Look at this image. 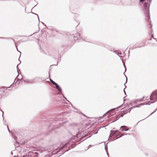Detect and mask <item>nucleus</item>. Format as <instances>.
<instances>
[{
    "instance_id": "f257e3e1",
    "label": "nucleus",
    "mask_w": 157,
    "mask_h": 157,
    "mask_svg": "<svg viewBox=\"0 0 157 157\" xmlns=\"http://www.w3.org/2000/svg\"><path fill=\"white\" fill-rule=\"evenodd\" d=\"M156 94L155 92L153 91L151 94V95L150 97V99L151 100L154 101L153 102H151L150 101H149L148 102H147L145 103H142L140 104L139 105H136V106H134L133 107H132L131 108H130L128 109H126L125 111L124 112V113L123 114H122L121 115H119V116L117 117L118 119H119L120 117H123V114H125L128 112H129L131 111V109L132 108H134V107H139L140 105H150L151 103H153L155 101L157 100V98H156Z\"/></svg>"
},
{
    "instance_id": "f03ea898",
    "label": "nucleus",
    "mask_w": 157,
    "mask_h": 157,
    "mask_svg": "<svg viewBox=\"0 0 157 157\" xmlns=\"http://www.w3.org/2000/svg\"><path fill=\"white\" fill-rule=\"evenodd\" d=\"M147 3L145 2L144 4L143 10L146 17V20H148L150 18L149 7H147Z\"/></svg>"
},
{
    "instance_id": "7ed1b4c3",
    "label": "nucleus",
    "mask_w": 157,
    "mask_h": 157,
    "mask_svg": "<svg viewBox=\"0 0 157 157\" xmlns=\"http://www.w3.org/2000/svg\"><path fill=\"white\" fill-rule=\"evenodd\" d=\"M116 113V112L114 111V109H111L110 110L108 111L106 113H105L104 115V116H106V114L109 115H113Z\"/></svg>"
},
{
    "instance_id": "20e7f679",
    "label": "nucleus",
    "mask_w": 157,
    "mask_h": 157,
    "mask_svg": "<svg viewBox=\"0 0 157 157\" xmlns=\"http://www.w3.org/2000/svg\"><path fill=\"white\" fill-rule=\"evenodd\" d=\"M120 132H119L118 130H113L111 131V133H110L109 135V137H112V136L116 134V135H119V133Z\"/></svg>"
},
{
    "instance_id": "39448f33",
    "label": "nucleus",
    "mask_w": 157,
    "mask_h": 157,
    "mask_svg": "<svg viewBox=\"0 0 157 157\" xmlns=\"http://www.w3.org/2000/svg\"><path fill=\"white\" fill-rule=\"evenodd\" d=\"M74 40H81V38L80 36V35L78 33L76 34V36H74Z\"/></svg>"
},
{
    "instance_id": "423d86ee",
    "label": "nucleus",
    "mask_w": 157,
    "mask_h": 157,
    "mask_svg": "<svg viewBox=\"0 0 157 157\" xmlns=\"http://www.w3.org/2000/svg\"><path fill=\"white\" fill-rule=\"evenodd\" d=\"M51 82L54 85L56 86V88H61L59 86L56 82H54L51 79H50Z\"/></svg>"
},
{
    "instance_id": "0eeeda50",
    "label": "nucleus",
    "mask_w": 157,
    "mask_h": 157,
    "mask_svg": "<svg viewBox=\"0 0 157 157\" xmlns=\"http://www.w3.org/2000/svg\"><path fill=\"white\" fill-rule=\"evenodd\" d=\"M148 99V96H147L146 97H145L144 96L143 98L141 100L139 99H137V100H135L134 101V103H135V105H136L137 104V103H136L138 101H139L140 100L141 101V100H144L145 99L147 100Z\"/></svg>"
},
{
    "instance_id": "6e6552de",
    "label": "nucleus",
    "mask_w": 157,
    "mask_h": 157,
    "mask_svg": "<svg viewBox=\"0 0 157 157\" xmlns=\"http://www.w3.org/2000/svg\"><path fill=\"white\" fill-rule=\"evenodd\" d=\"M120 128H121V131H128L129 129L128 128L127 126H121Z\"/></svg>"
},
{
    "instance_id": "1a4fd4ad",
    "label": "nucleus",
    "mask_w": 157,
    "mask_h": 157,
    "mask_svg": "<svg viewBox=\"0 0 157 157\" xmlns=\"http://www.w3.org/2000/svg\"><path fill=\"white\" fill-rule=\"evenodd\" d=\"M18 65H19V64H18V65L17 66V72H18V75H17V77L16 78H15V80H16V79H17V78H18V80H20V79H19V78H18V77L19 76V71H20V70L19 69V68H18Z\"/></svg>"
},
{
    "instance_id": "9d476101",
    "label": "nucleus",
    "mask_w": 157,
    "mask_h": 157,
    "mask_svg": "<svg viewBox=\"0 0 157 157\" xmlns=\"http://www.w3.org/2000/svg\"><path fill=\"white\" fill-rule=\"evenodd\" d=\"M34 79H27L26 80V81L27 82L29 83H32L34 82Z\"/></svg>"
},
{
    "instance_id": "9b49d317",
    "label": "nucleus",
    "mask_w": 157,
    "mask_h": 157,
    "mask_svg": "<svg viewBox=\"0 0 157 157\" xmlns=\"http://www.w3.org/2000/svg\"><path fill=\"white\" fill-rule=\"evenodd\" d=\"M114 52L116 53L118 55V54H121V51H115Z\"/></svg>"
},
{
    "instance_id": "f8f14e48",
    "label": "nucleus",
    "mask_w": 157,
    "mask_h": 157,
    "mask_svg": "<svg viewBox=\"0 0 157 157\" xmlns=\"http://www.w3.org/2000/svg\"><path fill=\"white\" fill-rule=\"evenodd\" d=\"M4 94L3 90H0V95H4Z\"/></svg>"
},
{
    "instance_id": "ddd939ff",
    "label": "nucleus",
    "mask_w": 157,
    "mask_h": 157,
    "mask_svg": "<svg viewBox=\"0 0 157 157\" xmlns=\"http://www.w3.org/2000/svg\"><path fill=\"white\" fill-rule=\"evenodd\" d=\"M57 89L58 90H57L58 91V94H60V93L61 92V89Z\"/></svg>"
},
{
    "instance_id": "4468645a",
    "label": "nucleus",
    "mask_w": 157,
    "mask_h": 157,
    "mask_svg": "<svg viewBox=\"0 0 157 157\" xmlns=\"http://www.w3.org/2000/svg\"><path fill=\"white\" fill-rule=\"evenodd\" d=\"M37 154H38V153L36 152H35L33 153V154L34 155L36 156V157H37Z\"/></svg>"
},
{
    "instance_id": "2eb2a0df",
    "label": "nucleus",
    "mask_w": 157,
    "mask_h": 157,
    "mask_svg": "<svg viewBox=\"0 0 157 157\" xmlns=\"http://www.w3.org/2000/svg\"><path fill=\"white\" fill-rule=\"evenodd\" d=\"M15 44L16 47V48H17V51H18V52H20V53H21V52H20L19 51H18V48H17V45H16V43H15Z\"/></svg>"
},
{
    "instance_id": "dca6fc26",
    "label": "nucleus",
    "mask_w": 157,
    "mask_h": 157,
    "mask_svg": "<svg viewBox=\"0 0 157 157\" xmlns=\"http://www.w3.org/2000/svg\"><path fill=\"white\" fill-rule=\"evenodd\" d=\"M32 13L33 14H35L37 16V17H38V19L39 20V18L38 15L37 14L34 13Z\"/></svg>"
},
{
    "instance_id": "f3484780",
    "label": "nucleus",
    "mask_w": 157,
    "mask_h": 157,
    "mask_svg": "<svg viewBox=\"0 0 157 157\" xmlns=\"http://www.w3.org/2000/svg\"><path fill=\"white\" fill-rule=\"evenodd\" d=\"M124 135V133H122L121 134V135L120 136V137H122V136H123Z\"/></svg>"
},
{
    "instance_id": "a211bd4d",
    "label": "nucleus",
    "mask_w": 157,
    "mask_h": 157,
    "mask_svg": "<svg viewBox=\"0 0 157 157\" xmlns=\"http://www.w3.org/2000/svg\"><path fill=\"white\" fill-rule=\"evenodd\" d=\"M157 110V108L156 109V110L154 112H153L152 113H151V115L152 114H153L154 113H155L156 110Z\"/></svg>"
},
{
    "instance_id": "6ab92c4d",
    "label": "nucleus",
    "mask_w": 157,
    "mask_h": 157,
    "mask_svg": "<svg viewBox=\"0 0 157 157\" xmlns=\"http://www.w3.org/2000/svg\"><path fill=\"white\" fill-rule=\"evenodd\" d=\"M145 0H140V2H143Z\"/></svg>"
},
{
    "instance_id": "aec40b11",
    "label": "nucleus",
    "mask_w": 157,
    "mask_h": 157,
    "mask_svg": "<svg viewBox=\"0 0 157 157\" xmlns=\"http://www.w3.org/2000/svg\"><path fill=\"white\" fill-rule=\"evenodd\" d=\"M155 93H156V98H157V90H156L155 91Z\"/></svg>"
},
{
    "instance_id": "412c9836",
    "label": "nucleus",
    "mask_w": 157,
    "mask_h": 157,
    "mask_svg": "<svg viewBox=\"0 0 157 157\" xmlns=\"http://www.w3.org/2000/svg\"><path fill=\"white\" fill-rule=\"evenodd\" d=\"M152 25L150 24L149 27H150L151 28H152Z\"/></svg>"
},
{
    "instance_id": "4be33fe9",
    "label": "nucleus",
    "mask_w": 157,
    "mask_h": 157,
    "mask_svg": "<svg viewBox=\"0 0 157 157\" xmlns=\"http://www.w3.org/2000/svg\"><path fill=\"white\" fill-rule=\"evenodd\" d=\"M7 128H8V131H9V132H10V130H9V128H8V125H7Z\"/></svg>"
},
{
    "instance_id": "5701e85b",
    "label": "nucleus",
    "mask_w": 157,
    "mask_h": 157,
    "mask_svg": "<svg viewBox=\"0 0 157 157\" xmlns=\"http://www.w3.org/2000/svg\"><path fill=\"white\" fill-rule=\"evenodd\" d=\"M92 146V145H90L89 146L88 148H89L90 147H91V146Z\"/></svg>"
},
{
    "instance_id": "b1692460",
    "label": "nucleus",
    "mask_w": 157,
    "mask_h": 157,
    "mask_svg": "<svg viewBox=\"0 0 157 157\" xmlns=\"http://www.w3.org/2000/svg\"><path fill=\"white\" fill-rule=\"evenodd\" d=\"M152 37L153 39L155 38L154 37V35H153V34H152Z\"/></svg>"
},
{
    "instance_id": "393cba45",
    "label": "nucleus",
    "mask_w": 157,
    "mask_h": 157,
    "mask_svg": "<svg viewBox=\"0 0 157 157\" xmlns=\"http://www.w3.org/2000/svg\"><path fill=\"white\" fill-rule=\"evenodd\" d=\"M123 91H124V94H126V92H125V89H124Z\"/></svg>"
},
{
    "instance_id": "a878e982",
    "label": "nucleus",
    "mask_w": 157,
    "mask_h": 157,
    "mask_svg": "<svg viewBox=\"0 0 157 157\" xmlns=\"http://www.w3.org/2000/svg\"><path fill=\"white\" fill-rule=\"evenodd\" d=\"M43 25H44L45 26H46V25L44 23V24H43Z\"/></svg>"
},
{
    "instance_id": "bb28decb",
    "label": "nucleus",
    "mask_w": 157,
    "mask_h": 157,
    "mask_svg": "<svg viewBox=\"0 0 157 157\" xmlns=\"http://www.w3.org/2000/svg\"><path fill=\"white\" fill-rule=\"evenodd\" d=\"M154 39H155V40H156V41H157V39H156V38H154Z\"/></svg>"
},
{
    "instance_id": "cd10ccee",
    "label": "nucleus",
    "mask_w": 157,
    "mask_h": 157,
    "mask_svg": "<svg viewBox=\"0 0 157 157\" xmlns=\"http://www.w3.org/2000/svg\"><path fill=\"white\" fill-rule=\"evenodd\" d=\"M125 77H126V81H127V76H126V75H125Z\"/></svg>"
},
{
    "instance_id": "c85d7f7f",
    "label": "nucleus",
    "mask_w": 157,
    "mask_h": 157,
    "mask_svg": "<svg viewBox=\"0 0 157 157\" xmlns=\"http://www.w3.org/2000/svg\"><path fill=\"white\" fill-rule=\"evenodd\" d=\"M97 133H98V131L97 132H95L94 134H97Z\"/></svg>"
},
{
    "instance_id": "c756f323",
    "label": "nucleus",
    "mask_w": 157,
    "mask_h": 157,
    "mask_svg": "<svg viewBox=\"0 0 157 157\" xmlns=\"http://www.w3.org/2000/svg\"><path fill=\"white\" fill-rule=\"evenodd\" d=\"M3 113V114H2V117H3V113H4V112L2 111Z\"/></svg>"
},
{
    "instance_id": "7c9ffc66",
    "label": "nucleus",
    "mask_w": 157,
    "mask_h": 157,
    "mask_svg": "<svg viewBox=\"0 0 157 157\" xmlns=\"http://www.w3.org/2000/svg\"><path fill=\"white\" fill-rule=\"evenodd\" d=\"M105 150H106V151L107 152V150H106V147H105Z\"/></svg>"
},
{
    "instance_id": "2f4dec72",
    "label": "nucleus",
    "mask_w": 157,
    "mask_h": 157,
    "mask_svg": "<svg viewBox=\"0 0 157 157\" xmlns=\"http://www.w3.org/2000/svg\"><path fill=\"white\" fill-rule=\"evenodd\" d=\"M124 86H125L124 88H126V86L124 85Z\"/></svg>"
},
{
    "instance_id": "473e14b6",
    "label": "nucleus",
    "mask_w": 157,
    "mask_h": 157,
    "mask_svg": "<svg viewBox=\"0 0 157 157\" xmlns=\"http://www.w3.org/2000/svg\"><path fill=\"white\" fill-rule=\"evenodd\" d=\"M124 67H125V70H126V68H125V66H124Z\"/></svg>"
},
{
    "instance_id": "72a5a7b5",
    "label": "nucleus",
    "mask_w": 157,
    "mask_h": 157,
    "mask_svg": "<svg viewBox=\"0 0 157 157\" xmlns=\"http://www.w3.org/2000/svg\"><path fill=\"white\" fill-rule=\"evenodd\" d=\"M41 23H42L43 24H44V23H43V22H41Z\"/></svg>"
},
{
    "instance_id": "f704fd0d",
    "label": "nucleus",
    "mask_w": 157,
    "mask_h": 157,
    "mask_svg": "<svg viewBox=\"0 0 157 157\" xmlns=\"http://www.w3.org/2000/svg\"><path fill=\"white\" fill-rule=\"evenodd\" d=\"M118 107L119 108H121V106H119Z\"/></svg>"
},
{
    "instance_id": "c9c22d12",
    "label": "nucleus",
    "mask_w": 157,
    "mask_h": 157,
    "mask_svg": "<svg viewBox=\"0 0 157 157\" xmlns=\"http://www.w3.org/2000/svg\"><path fill=\"white\" fill-rule=\"evenodd\" d=\"M10 87V86L8 87H7V88H9V87Z\"/></svg>"
},
{
    "instance_id": "e433bc0d",
    "label": "nucleus",
    "mask_w": 157,
    "mask_h": 157,
    "mask_svg": "<svg viewBox=\"0 0 157 157\" xmlns=\"http://www.w3.org/2000/svg\"><path fill=\"white\" fill-rule=\"evenodd\" d=\"M152 40V38H151L150 39V40Z\"/></svg>"
},
{
    "instance_id": "4c0bfd02",
    "label": "nucleus",
    "mask_w": 157,
    "mask_h": 157,
    "mask_svg": "<svg viewBox=\"0 0 157 157\" xmlns=\"http://www.w3.org/2000/svg\"><path fill=\"white\" fill-rule=\"evenodd\" d=\"M140 47H141L140 46V47H138V48H140Z\"/></svg>"
},
{
    "instance_id": "58836bf2",
    "label": "nucleus",
    "mask_w": 157,
    "mask_h": 157,
    "mask_svg": "<svg viewBox=\"0 0 157 157\" xmlns=\"http://www.w3.org/2000/svg\"><path fill=\"white\" fill-rule=\"evenodd\" d=\"M118 56H119V57H120V56H119V55H118Z\"/></svg>"
},
{
    "instance_id": "ea45409f",
    "label": "nucleus",
    "mask_w": 157,
    "mask_h": 157,
    "mask_svg": "<svg viewBox=\"0 0 157 157\" xmlns=\"http://www.w3.org/2000/svg\"><path fill=\"white\" fill-rule=\"evenodd\" d=\"M118 56H119V57H120V56H119V55H118Z\"/></svg>"
},
{
    "instance_id": "a19ab883",
    "label": "nucleus",
    "mask_w": 157,
    "mask_h": 157,
    "mask_svg": "<svg viewBox=\"0 0 157 157\" xmlns=\"http://www.w3.org/2000/svg\"><path fill=\"white\" fill-rule=\"evenodd\" d=\"M124 75H125L124 73Z\"/></svg>"
},
{
    "instance_id": "79ce46f5",
    "label": "nucleus",
    "mask_w": 157,
    "mask_h": 157,
    "mask_svg": "<svg viewBox=\"0 0 157 157\" xmlns=\"http://www.w3.org/2000/svg\"><path fill=\"white\" fill-rule=\"evenodd\" d=\"M124 75H125L124 73Z\"/></svg>"
},
{
    "instance_id": "37998d69",
    "label": "nucleus",
    "mask_w": 157,
    "mask_h": 157,
    "mask_svg": "<svg viewBox=\"0 0 157 157\" xmlns=\"http://www.w3.org/2000/svg\"><path fill=\"white\" fill-rule=\"evenodd\" d=\"M107 155H108V153H107Z\"/></svg>"
},
{
    "instance_id": "c03bdc74",
    "label": "nucleus",
    "mask_w": 157,
    "mask_h": 157,
    "mask_svg": "<svg viewBox=\"0 0 157 157\" xmlns=\"http://www.w3.org/2000/svg\"><path fill=\"white\" fill-rule=\"evenodd\" d=\"M0 110L1 111H1V110L0 109Z\"/></svg>"
}]
</instances>
